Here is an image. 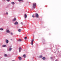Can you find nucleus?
<instances>
[{"instance_id": "obj_25", "label": "nucleus", "mask_w": 61, "mask_h": 61, "mask_svg": "<svg viewBox=\"0 0 61 61\" xmlns=\"http://www.w3.org/2000/svg\"><path fill=\"white\" fill-rule=\"evenodd\" d=\"M6 15H8V12H6Z\"/></svg>"}, {"instance_id": "obj_14", "label": "nucleus", "mask_w": 61, "mask_h": 61, "mask_svg": "<svg viewBox=\"0 0 61 61\" xmlns=\"http://www.w3.org/2000/svg\"><path fill=\"white\" fill-rule=\"evenodd\" d=\"M42 59L43 60H45L46 59V58L45 57H43L42 58Z\"/></svg>"}, {"instance_id": "obj_7", "label": "nucleus", "mask_w": 61, "mask_h": 61, "mask_svg": "<svg viewBox=\"0 0 61 61\" xmlns=\"http://www.w3.org/2000/svg\"><path fill=\"white\" fill-rule=\"evenodd\" d=\"M18 58L20 60H21L22 59V57H18Z\"/></svg>"}, {"instance_id": "obj_11", "label": "nucleus", "mask_w": 61, "mask_h": 61, "mask_svg": "<svg viewBox=\"0 0 61 61\" xmlns=\"http://www.w3.org/2000/svg\"><path fill=\"white\" fill-rule=\"evenodd\" d=\"M15 25H17L18 24V22H15L14 23Z\"/></svg>"}, {"instance_id": "obj_19", "label": "nucleus", "mask_w": 61, "mask_h": 61, "mask_svg": "<svg viewBox=\"0 0 61 61\" xmlns=\"http://www.w3.org/2000/svg\"><path fill=\"white\" fill-rule=\"evenodd\" d=\"M24 38H25V39L26 40V39H27V37H25Z\"/></svg>"}, {"instance_id": "obj_15", "label": "nucleus", "mask_w": 61, "mask_h": 61, "mask_svg": "<svg viewBox=\"0 0 61 61\" xmlns=\"http://www.w3.org/2000/svg\"><path fill=\"white\" fill-rule=\"evenodd\" d=\"M6 46V45H2V47H5Z\"/></svg>"}, {"instance_id": "obj_24", "label": "nucleus", "mask_w": 61, "mask_h": 61, "mask_svg": "<svg viewBox=\"0 0 61 61\" xmlns=\"http://www.w3.org/2000/svg\"><path fill=\"white\" fill-rule=\"evenodd\" d=\"M19 41H21V39H19Z\"/></svg>"}, {"instance_id": "obj_26", "label": "nucleus", "mask_w": 61, "mask_h": 61, "mask_svg": "<svg viewBox=\"0 0 61 61\" xmlns=\"http://www.w3.org/2000/svg\"><path fill=\"white\" fill-rule=\"evenodd\" d=\"M10 34H11L12 35H13V33H10Z\"/></svg>"}, {"instance_id": "obj_17", "label": "nucleus", "mask_w": 61, "mask_h": 61, "mask_svg": "<svg viewBox=\"0 0 61 61\" xmlns=\"http://www.w3.org/2000/svg\"><path fill=\"white\" fill-rule=\"evenodd\" d=\"M3 30V29L2 28H0V30Z\"/></svg>"}, {"instance_id": "obj_13", "label": "nucleus", "mask_w": 61, "mask_h": 61, "mask_svg": "<svg viewBox=\"0 0 61 61\" xmlns=\"http://www.w3.org/2000/svg\"><path fill=\"white\" fill-rule=\"evenodd\" d=\"M16 20V18H15L12 21H15Z\"/></svg>"}, {"instance_id": "obj_10", "label": "nucleus", "mask_w": 61, "mask_h": 61, "mask_svg": "<svg viewBox=\"0 0 61 61\" xmlns=\"http://www.w3.org/2000/svg\"><path fill=\"white\" fill-rule=\"evenodd\" d=\"M23 57L24 58H25L26 57V55L25 54H24L23 55Z\"/></svg>"}, {"instance_id": "obj_4", "label": "nucleus", "mask_w": 61, "mask_h": 61, "mask_svg": "<svg viewBox=\"0 0 61 61\" xmlns=\"http://www.w3.org/2000/svg\"><path fill=\"white\" fill-rule=\"evenodd\" d=\"M19 52H21V48L20 47L19 48Z\"/></svg>"}, {"instance_id": "obj_27", "label": "nucleus", "mask_w": 61, "mask_h": 61, "mask_svg": "<svg viewBox=\"0 0 61 61\" xmlns=\"http://www.w3.org/2000/svg\"><path fill=\"white\" fill-rule=\"evenodd\" d=\"M42 40H44V41H45V39H42Z\"/></svg>"}, {"instance_id": "obj_3", "label": "nucleus", "mask_w": 61, "mask_h": 61, "mask_svg": "<svg viewBox=\"0 0 61 61\" xmlns=\"http://www.w3.org/2000/svg\"><path fill=\"white\" fill-rule=\"evenodd\" d=\"M31 44L32 45H33V42H34V40H32L31 41Z\"/></svg>"}, {"instance_id": "obj_8", "label": "nucleus", "mask_w": 61, "mask_h": 61, "mask_svg": "<svg viewBox=\"0 0 61 61\" xmlns=\"http://www.w3.org/2000/svg\"><path fill=\"white\" fill-rule=\"evenodd\" d=\"M6 32H7V33H10V31H9V30H6Z\"/></svg>"}, {"instance_id": "obj_16", "label": "nucleus", "mask_w": 61, "mask_h": 61, "mask_svg": "<svg viewBox=\"0 0 61 61\" xmlns=\"http://www.w3.org/2000/svg\"><path fill=\"white\" fill-rule=\"evenodd\" d=\"M11 4L12 5H15V2H11Z\"/></svg>"}, {"instance_id": "obj_21", "label": "nucleus", "mask_w": 61, "mask_h": 61, "mask_svg": "<svg viewBox=\"0 0 61 61\" xmlns=\"http://www.w3.org/2000/svg\"><path fill=\"white\" fill-rule=\"evenodd\" d=\"M32 17L33 18H34L35 17V16H34V15H32Z\"/></svg>"}, {"instance_id": "obj_1", "label": "nucleus", "mask_w": 61, "mask_h": 61, "mask_svg": "<svg viewBox=\"0 0 61 61\" xmlns=\"http://www.w3.org/2000/svg\"><path fill=\"white\" fill-rule=\"evenodd\" d=\"M33 8H35L36 7V3H33Z\"/></svg>"}, {"instance_id": "obj_9", "label": "nucleus", "mask_w": 61, "mask_h": 61, "mask_svg": "<svg viewBox=\"0 0 61 61\" xmlns=\"http://www.w3.org/2000/svg\"><path fill=\"white\" fill-rule=\"evenodd\" d=\"M12 48H9V50H8V51H11L12 50Z\"/></svg>"}, {"instance_id": "obj_28", "label": "nucleus", "mask_w": 61, "mask_h": 61, "mask_svg": "<svg viewBox=\"0 0 61 61\" xmlns=\"http://www.w3.org/2000/svg\"><path fill=\"white\" fill-rule=\"evenodd\" d=\"M21 24H22V25H23V23L21 22Z\"/></svg>"}, {"instance_id": "obj_22", "label": "nucleus", "mask_w": 61, "mask_h": 61, "mask_svg": "<svg viewBox=\"0 0 61 61\" xmlns=\"http://www.w3.org/2000/svg\"><path fill=\"white\" fill-rule=\"evenodd\" d=\"M6 1L7 2H9V1H10V0H6Z\"/></svg>"}, {"instance_id": "obj_5", "label": "nucleus", "mask_w": 61, "mask_h": 61, "mask_svg": "<svg viewBox=\"0 0 61 61\" xmlns=\"http://www.w3.org/2000/svg\"><path fill=\"white\" fill-rule=\"evenodd\" d=\"M24 17L25 18H26V17H27V15H26V14H25Z\"/></svg>"}, {"instance_id": "obj_20", "label": "nucleus", "mask_w": 61, "mask_h": 61, "mask_svg": "<svg viewBox=\"0 0 61 61\" xmlns=\"http://www.w3.org/2000/svg\"><path fill=\"white\" fill-rule=\"evenodd\" d=\"M42 56H41L39 57V58H42Z\"/></svg>"}, {"instance_id": "obj_23", "label": "nucleus", "mask_w": 61, "mask_h": 61, "mask_svg": "<svg viewBox=\"0 0 61 61\" xmlns=\"http://www.w3.org/2000/svg\"><path fill=\"white\" fill-rule=\"evenodd\" d=\"M22 1V0H18V1H19V2H20Z\"/></svg>"}, {"instance_id": "obj_18", "label": "nucleus", "mask_w": 61, "mask_h": 61, "mask_svg": "<svg viewBox=\"0 0 61 61\" xmlns=\"http://www.w3.org/2000/svg\"><path fill=\"white\" fill-rule=\"evenodd\" d=\"M4 56H5L6 57L7 56V55L6 54H4Z\"/></svg>"}, {"instance_id": "obj_12", "label": "nucleus", "mask_w": 61, "mask_h": 61, "mask_svg": "<svg viewBox=\"0 0 61 61\" xmlns=\"http://www.w3.org/2000/svg\"><path fill=\"white\" fill-rule=\"evenodd\" d=\"M18 31L19 32H21V29H19L18 30Z\"/></svg>"}, {"instance_id": "obj_29", "label": "nucleus", "mask_w": 61, "mask_h": 61, "mask_svg": "<svg viewBox=\"0 0 61 61\" xmlns=\"http://www.w3.org/2000/svg\"><path fill=\"white\" fill-rule=\"evenodd\" d=\"M15 61V60H13V61Z\"/></svg>"}, {"instance_id": "obj_6", "label": "nucleus", "mask_w": 61, "mask_h": 61, "mask_svg": "<svg viewBox=\"0 0 61 61\" xmlns=\"http://www.w3.org/2000/svg\"><path fill=\"white\" fill-rule=\"evenodd\" d=\"M5 41L6 43H8V42H9V41H8V40H5Z\"/></svg>"}, {"instance_id": "obj_2", "label": "nucleus", "mask_w": 61, "mask_h": 61, "mask_svg": "<svg viewBox=\"0 0 61 61\" xmlns=\"http://www.w3.org/2000/svg\"><path fill=\"white\" fill-rule=\"evenodd\" d=\"M35 15L36 17L37 18L38 17V16H39L38 15V14L37 13H36L35 14Z\"/></svg>"}]
</instances>
